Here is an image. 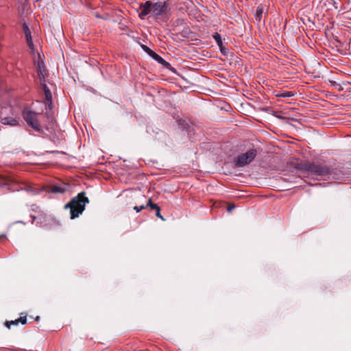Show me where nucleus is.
<instances>
[{
  "mask_svg": "<svg viewBox=\"0 0 351 351\" xmlns=\"http://www.w3.org/2000/svg\"><path fill=\"white\" fill-rule=\"evenodd\" d=\"M89 202V199L85 196L84 192H81L73 197L64 206L65 209H70L71 219L77 218L85 209V206Z\"/></svg>",
  "mask_w": 351,
  "mask_h": 351,
  "instance_id": "nucleus-1",
  "label": "nucleus"
},
{
  "mask_svg": "<svg viewBox=\"0 0 351 351\" xmlns=\"http://www.w3.org/2000/svg\"><path fill=\"white\" fill-rule=\"evenodd\" d=\"M300 169L304 173L317 176H330L333 173V170L326 165L315 164L311 162H304L300 164Z\"/></svg>",
  "mask_w": 351,
  "mask_h": 351,
  "instance_id": "nucleus-2",
  "label": "nucleus"
},
{
  "mask_svg": "<svg viewBox=\"0 0 351 351\" xmlns=\"http://www.w3.org/2000/svg\"><path fill=\"white\" fill-rule=\"evenodd\" d=\"M23 117L27 123L36 132H43L40 123L37 119V113L34 111L25 110Z\"/></svg>",
  "mask_w": 351,
  "mask_h": 351,
  "instance_id": "nucleus-3",
  "label": "nucleus"
},
{
  "mask_svg": "<svg viewBox=\"0 0 351 351\" xmlns=\"http://www.w3.org/2000/svg\"><path fill=\"white\" fill-rule=\"evenodd\" d=\"M257 153L256 149H250L245 153L239 155L235 160V165L241 167L250 164L255 158Z\"/></svg>",
  "mask_w": 351,
  "mask_h": 351,
  "instance_id": "nucleus-4",
  "label": "nucleus"
},
{
  "mask_svg": "<svg viewBox=\"0 0 351 351\" xmlns=\"http://www.w3.org/2000/svg\"><path fill=\"white\" fill-rule=\"evenodd\" d=\"M34 64L36 66L37 73L40 80V82H44L46 80L47 73L45 67L44 62L41 59L40 55L38 54V60H34Z\"/></svg>",
  "mask_w": 351,
  "mask_h": 351,
  "instance_id": "nucleus-5",
  "label": "nucleus"
},
{
  "mask_svg": "<svg viewBox=\"0 0 351 351\" xmlns=\"http://www.w3.org/2000/svg\"><path fill=\"white\" fill-rule=\"evenodd\" d=\"M42 88L45 92V99H46V108H48L50 111L53 108V102H52V95L49 88L47 87L46 84V80L44 82H40Z\"/></svg>",
  "mask_w": 351,
  "mask_h": 351,
  "instance_id": "nucleus-6",
  "label": "nucleus"
},
{
  "mask_svg": "<svg viewBox=\"0 0 351 351\" xmlns=\"http://www.w3.org/2000/svg\"><path fill=\"white\" fill-rule=\"evenodd\" d=\"M42 88L45 92V99H46V108H48L50 111L53 108V102H52V95L49 88L47 87L46 84V80L44 82H40Z\"/></svg>",
  "mask_w": 351,
  "mask_h": 351,
  "instance_id": "nucleus-7",
  "label": "nucleus"
},
{
  "mask_svg": "<svg viewBox=\"0 0 351 351\" xmlns=\"http://www.w3.org/2000/svg\"><path fill=\"white\" fill-rule=\"evenodd\" d=\"M42 88L45 92V99H46V108H48L50 111L53 108V102H52V95L49 88L47 87L46 84V80L44 82H40Z\"/></svg>",
  "mask_w": 351,
  "mask_h": 351,
  "instance_id": "nucleus-8",
  "label": "nucleus"
},
{
  "mask_svg": "<svg viewBox=\"0 0 351 351\" xmlns=\"http://www.w3.org/2000/svg\"><path fill=\"white\" fill-rule=\"evenodd\" d=\"M165 2L158 1L156 3L152 2V14L154 16H158L165 12Z\"/></svg>",
  "mask_w": 351,
  "mask_h": 351,
  "instance_id": "nucleus-9",
  "label": "nucleus"
},
{
  "mask_svg": "<svg viewBox=\"0 0 351 351\" xmlns=\"http://www.w3.org/2000/svg\"><path fill=\"white\" fill-rule=\"evenodd\" d=\"M150 13H152V1H147L141 5L138 16L141 19H143Z\"/></svg>",
  "mask_w": 351,
  "mask_h": 351,
  "instance_id": "nucleus-10",
  "label": "nucleus"
},
{
  "mask_svg": "<svg viewBox=\"0 0 351 351\" xmlns=\"http://www.w3.org/2000/svg\"><path fill=\"white\" fill-rule=\"evenodd\" d=\"M23 31H24V33L25 35L26 41H27V45H28L29 47L32 50H33L34 49V44L32 42L31 32L26 23L23 24Z\"/></svg>",
  "mask_w": 351,
  "mask_h": 351,
  "instance_id": "nucleus-11",
  "label": "nucleus"
},
{
  "mask_svg": "<svg viewBox=\"0 0 351 351\" xmlns=\"http://www.w3.org/2000/svg\"><path fill=\"white\" fill-rule=\"evenodd\" d=\"M146 206L150 207L152 210H155L156 215L157 217L161 219L162 221H165V218L162 215L160 214V208L159 206L156 204H154L152 202L151 199H149L147 204H146Z\"/></svg>",
  "mask_w": 351,
  "mask_h": 351,
  "instance_id": "nucleus-12",
  "label": "nucleus"
},
{
  "mask_svg": "<svg viewBox=\"0 0 351 351\" xmlns=\"http://www.w3.org/2000/svg\"><path fill=\"white\" fill-rule=\"evenodd\" d=\"M151 57L156 61H157L158 63L162 64L164 67L169 68L170 66V64L169 62L165 60L160 56H159L154 51L152 52V54H151Z\"/></svg>",
  "mask_w": 351,
  "mask_h": 351,
  "instance_id": "nucleus-13",
  "label": "nucleus"
},
{
  "mask_svg": "<svg viewBox=\"0 0 351 351\" xmlns=\"http://www.w3.org/2000/svg\"><path fill=\"white\" fill-rule=\"evenodd\" d=\"M1 123L3 125H8L10 126H16L19 124L18 121L15 118L10 117H2Z\"/></svg>",
  "mask_w": 351,
  "mask_h": 351,
  "instance_id": "nucleus-14",
  "label": "nucleus"
},
{
  "mask_svg": "<svg viewBox=\"0 0 351 351\" xmlns=\"http://www.w3.org/2000/svg\"><path fill=\"white\" fill-rule=\"evenodd\" d=\"M66 191V188L58 186V185H53L51 187L50 191L53 193H63Z\"/></svg>",
  "mask_w": 351,
  "mask_h": 351,
  "instance_id": "nucleus-15",
  "label": "nucleus"
},
{
  "mask_svg": "<svg viewBox=\"0 0 351 351\" xmlns=\"http://www.w3.org/2000/svg\"><path fill=\"white\" fill-rule=\"evenodd\" d=\"M264 9L262 6H258L255 13V19L258 21H261Z\"/></svg>",
  "mask_w": 351,
  "mask_h": 351,
  "instance_id": "nucleus-16",
  "label": "nucleus"
},
{
  "mask_svg": "<svg viewBox=\"0 0 351 351\" xmlns=\"http://www.w3.org/2000/svg\"><path fill=\"white\" fill-rule=\"evenodd\" d=\"M329 83L331 86H332L335 90L338 91H342L343 90V86L335 81L330 80Z\"/></svg>",
  "mask_w": 351,
  "mask_h": 351,
  "instance_id": "nucleus-17",
  "label": "nucleus"
},
{
  "mask_svg": "<svg viewBox=\"0 0 351 351\" xmlns=\"http://www.w3.org/2000/svg\"><path fill=\"white\" fill-rule=\"evenodd\" d=\"M213 38H214V40L217 43V44L219 46V47L223 46V43H222V40H221V35L219 33H215L213 34Z\"/></svg>",
  "mask_w": 351,
  "mask_h": 351,
  "instance_id": "nucleus-18",
  "label": "nucleus"
},
{
  "mask_svg": "<svg viewBox=\"0 0 351 351\" xmlns=\"http://www.w3.org/2000/svg\"><path fill=\"white\" fill-rule=\"evenodd\" d=\"M26 191H28V192L32 193L34 195L38 194L39 193V191H40L39 189L34 188V187H32L31 186H28L26 188Z\"/></svg>",
  "mask_w": 351,
  "mask_h": 351,
  "instance_id": "nucleus-19",
  "label": "nucleus"
},
{
  "mask_svg": "<svg viewBox=\"0 0 351 351\" xmlns=\"http://www.w3.org/2000/svg\"><path fill=\"white\" fill-rule=\"evenodd\" d=\"M18 324H19V320L18 319H15L14 321H10V322H5V326L8 328H10L12 325H18Z\"/></svg>",
  "mask_w": 351,
  "mask_h": 351,
  "instance_id": "nucleus-20",
  "label": "nucleus"
},
{
  "mask_svg": "<svg viewBox=\"0 0 351 351\" xmlns=\"http://www.w3.org/2000/svg\"><path fill=\"white\" fill-rule=\"evenodd\" d=\"M141 47L143 49V51H145L150 56H151V54H152V52H154V51H152L151 49H149L146 45H141Z\"/></svg>",
  "mask_w": 351,
  "mask_h": 351,
  "instance_id": "nucleus-21",
  "label": "nucleus"
},
{
  "mask_svg": "<svg viewBox=\"0 0 351 351\" xmlns=\"http://www.w3.org/2000/svg\"><path fill=\"white\" fill-rule=\"evenodd\" d=\"M147 206H146V205H141V206H135L134 207V210H136V213H138L140 212L141 210H142L143 209H145V208H147Z\"/></svg>",
  "mask_w": 351,
  "mask_h": 351,
  "instance_id": "nucleus-22",
  "label": "nucleus"
},
{
  "mask_svg": "<svg viewBox=\"0 0 351 351\" xmlns=\"http://www.w3.org/2000/svg\"><path fill=\"white\" fill-rule=\"evenodd\" d=\"M293 95V94H292L291 92L287 91V92L283 93L282 94L280 95L279 96L282 97H290Z\"/></svg>",
  "mask_w": 351,
  "mask_h": 351,
  "instance_id": "nucleus-23",
  "label": "nucleus"
},
{
  "mask_svg": "<svg viewBox=\"0 0 351 351\" xmlns=\"http://www.w3.org/2000/svg\"><path fill=\"white\" fill-rule=\"evenodd\" d=\"M221 52L224 55L226 56L228 53V49L226 48H224L223 46L219 47Z\"/></svg>",
  "mask_w": 351,
  "mask_h": 351,
  "instance_id": "nucleus-24",
  "label": "nucleus"
},
{
  "mask_svg": "<svg viewBox=\"0 0 351 351\" xmlns=\"http://www.w3.org/2000/svg\"><path fill=\"white\" fill-rule=\"evenodd\" d=\"M19 320V323H21L22 324H25L27 322V318L26 317H21L20 318L17 319Z\"/></svg>",
  "mask_w": 351,
  "mask_h": 351,
  "instance_id": "nucleus-25",
  "label": "nucleus"
},
{
  "mask_svg": "<svg viewBox=\"0 0 351 351\" xmlns=\"http://www.w3.org/2000/svg\"><path fill=\"white\" fill-rule=\"evenodd\" d=\"M234 208L235 206L234 204H231L228 207L227 210L228 212H231Z\"/></svg>",
  "mask_w": 351,
  "mask_h": 351,
  "instance_id": "nucleus-26",
  "label": "nucleus"
},
{
  "mask_svg": "<svg viewBox=\"0 0 351 351\" xmlns=\"http://www.w3.org/2000/svg\"><path fill=\"white\" fill-rule=\"evenodd\" d=\"M35 219H36V217L32 216V222L35 220Z\"/></svg>",
  "mask_w": 351,
  "mask_h": 351,
  "instance_id": "nucleus-27",
  "label": "nucleus"
}]
</instances>
